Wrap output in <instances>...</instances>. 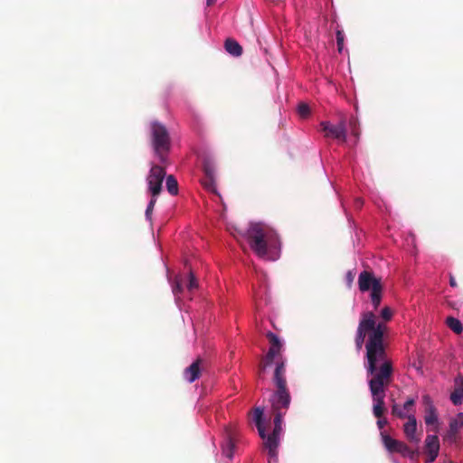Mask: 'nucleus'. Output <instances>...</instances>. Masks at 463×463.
<instances>
[{
	"label": "nucleus",
	"instance_id": "11",
	"mask_svg": "<svg viewBox=\"0 0 463 463\" xmlns=\"http://www.w3.org/2000/svg\"><path fill=\"white\" fill-rule=\"evenodd\" d=\"M417 397H409L406 402L403 403L402 407H400L398 404H393L392 411V413L395 414L400 419H408L410 413L413 412V406L416 402Z\"/></svg>",
	"mask_w": 463,
	"mask_h": 463
},
{
	"label": "nucleus",
	"instance_id": "27",
	"mask_svg": "<svg viewBox=\"0 0 463 463\" xmlns=\"http://www.w3.org/2000/svg\"><path fill=\"white\" fill-rule=\"evenodd\" d=\"M415 235L411 232H409L407 238L405 239L407 246L415 248Z\"/></svg>",
	"mask_w": 463,
	"mask_h": 463
},
{
	"label": "nucleus",
	"instance_id": "21",
	"mask_svg": "<svg viewBox=\"0 0 463 463\" xmlns=\"http://www.w3.org/2000/svg\"><path fill=\"white\" fill-rule=\"evenodd\" d=\"M181 291H182V283L180 282L179 279H176L175 285L172 286V292L175 296V303L178 306H179V302H180L179 294L181 293Z\"/></svg>",
	"mask_w": 463,
	"mask_h": 463
},
{
	"label": "nucleus",
	"instance_id": "1",
	"mask_svg": "<svg viewBox=\"0 0 463 463\" xmlns=\"http://www.w3.org/2000/svg\"><path fill=\"white\" fill-rule=\"evenodd\" d=\"M386 326L377 323L371 311L362 313L355 333L354 343L357 351L365 345L366 360L364 368L368 376V385L373 406V413L381 418L384 410L385 386L392 374V363L387 359L383 344Z\"/></svg>",
	"mask_w": 463,
	"mask_h": 463
},
{
	"label": "nucleus",
	"instance_id": "31",
	"mask_svg": "<svg viewBox=\"0 0 463 463\" xmlns=\"http://www.w3.org/2000/svg\"><path fill=\"white\" fill-rule=\"evenodd\" d=\"M376 423H377L378 428L380 430H382L387 424V420L385 419L378 418V420Z\"/></svg>",
	"mask_w": 463,
	"mask_h": 463
},
{
	"label": "nucleus",
	"instance_id": "32",
	"mask_svg": "<svg viewBox=\"0 0 463 463\" xmlns=\"http://www.w3.org/2000/svg\"><path fill=\"white\" fill-rule=\"evenodd\" d=\"M449 285L454 288L457 286V283H456V280H455V278L453 276L450 275V278H449Z\"/></svg>",
	"mask_w": 463,
	"mask_h": 463
},
{
	"label": "nucleus",
	"instance_id": "25",
	"mask_svg": "<svg viewBox=\"0 0 463 463\" xmlns=\"http://www.w3.org/2000/svg\"><path fill=\"white\" fill-rule=\"evenodd\" d=\"M198 287V283H197V280L194 275V273L191 271L189 273V278H188V284H187V288L189 290H193L194 288H196Z\"/></svg>",
	"mask_w": 463,
	"mask_h": 463
},
{
	"label": "nucleus",
	"instance_id": "3",
	"mask_svg": "<svg viewBox=\"0 0 463 463\" xmlns=\"http://www.w3.org/2000/svg\"><path fill=\"white\" fill-rule=\"evenodd\" d=\"M250 250L260 259L276 261L281 255V241L277 231L264 222H250L246 230L241 232Z\"/></svg>",
	"mask_w": 463,
	"mask_h": 463
},
{
	"label": "nucleus",
	"instance_id": "12",
	"mask_svg": "<svg viewBox=\"0 0 463 463\" xmlns=\"http://www.w3.org/2000/svg\"><path fill=\"white\" fill-rule=\"evenodd\" d=\"M403 431L407 439L415 443L418 444L420 442V438L417 437L416 431H417V419L415 417V414L413 412L410 413V416H408L407 422L403 425Z\"/></svg>",
	"mask_w": 463,
	"mask_h": 463
},
{
	"label": "nucleus",
	"instance_id": "6",
	"mask_svg": "<svg viewBox=\"0 0 463 463\" xmlns=\"http://www.w3.org/2000/svg\"><path fill=\"white\" fill-rule=\"evenodd\" d=\"M321 130L327 138L336 139L341 143H345L347 138V131L345 121L343 119L337 125H333L328 121L320 123Z\"/></svg>",
	"mask_w": 463,
	"mask_h": 463
},
{
	"label": "nucleus",
	"instance_id": "29",
	"mask_svg": "<svg viewBox=\"0 0 463 463\" xmlns=\"http://www.w3.org/2000/svg\"><path fill=\"white\" fill-rule=\"evenodd\" d=\"M155 204H147V207L145 212V216L147 222H151L152 221V213L154 209Z\"/></svg>",
	"mask_w": 463,
	"mask_h": 463
},
{
	"label": "nucleus",
	"instance_id": "4",
	"mask_svg": "<svg viewBox=\"0 0 463 463\" xmlns=\"http://www.w3.org/2000/svg\"><path fill=\"white\" fill-rule=\"evenodd\" d=\"M149 133L155 156L158 157L160 163L165 164L171 148V138L166 127L154 120L150 123Z\"/></svg>",
	"mask_w": 463,
	"mask_h": 463
},
{
	"label": "nucleus",
	"instance_id": "22",
	"mask_svg": "<svg viewBox=\"0 0 463 463\" xmlns=\"http://www.w3.org/2000/svg\"><path fill=\"white\" fill-rule=\"evenodd\" d=\"M298 112L301 118H306L310 114V109L307 104L300 103L298 107Z\"/></svg>",
	"mask_w": 463,
	"mask_h": 463
},
{
	"label": "nucleus",
	"instance_id": "28",
	"mask_svg": "<svg viewBox=\"0 0 463 463\" xmlns=\"http://www.w3.org/2000/svg\"><path fill=\"white\" fill-rule=\"evenodd\" d=\"M358 120L356 118H352L350 120V126L352 128V134L355 137L359 136V131L357 128Z\"/></svg>",
	"mask_w": 463,
	"mask_h": 463
},
{
	"label": "nucleus",
	"instance_id": "18",
	"mask_svg": "<svg viewBox=\"0 0 463 463\" xmlns=\"http://www.w3.org/2000/svg\"><path fill=\"white\" fill-rule=\"evenodd\" d=\"M447 326L456 334H460L463 331V326L459 319L449 317L446 319Z\"/></svg>",
	"mask_w": 463,
	"mask_h": 463
},
{
	"label": "nucleus",
	"instance_id": "24",
	"mask_svg": "<svg viewBox=\"0 0 463 463\" xmlns=\"http://www.w3.org/2000/svg\"><path fill=\"white\" fill-rule=\"evenodd\" d=\"M422 403L425 405V409L436 408L432 398L429 394H424L421 398Z\"/></svg>",
	"mask_w": 463,
	"mask_h": 463
},
{
	"label": "nucleus",
	"instance_id": "34",
	"mask_svg": "<svg viewBox=\"0 0 463 463\" xmlns=\"http://www.w3.org/2000/svg\"><path fill=\"white\" fill-rule=\"evenodd\" d=\"M215 3V0H207V5H213Z\"/></svg>",
	"mask_w": 463,
	"mask_h": 463
},
{
	"label": "nucleus",
	"instance_id": "5",
	"mask_svg": "<svg viewBox=\"0 0 463 463\" xmlns=\"http://www.w3.org/2000/svg\"><path fill=\"white\" fill-rule=\"evenodd\" d=\"M358 286L362 292L371 290L370 298L374 309L381 304L383 297V287L379 279H376L372 272L364 270L359 274Z\"/></svg>",
	"mask_w": 463,
	"mask_h": 463
},
{
	"label": "nucleus",
	"instance_id": "9",
	"mask_svg": "<svg viewBox=\"0 0 463 463\" xmlns=\"http://www.w3.org/2000/svg\"><path fill=\"white\" fill-rule=\"evenodd\" d=\"M381 436H382L383 443L389 452H391V453L398 452L405 457H410V458L413 457V452L403 442H401L397 439H392L390 435H388L384 431L381 432Z\"/></svg>",
	"mask_w": 463,
	"mask_h": 463
},
{
	"label": "nucleus",
	"instance_id": "20",
	"mask_svg": "<svg viewBox=\"0 0 463 463\" xmlns=\"http://www.w3.org/2000/svg\"><path fill=\"white\" fill-rule=\"evenodd\" d=\"M166 188L171 194H176L178 192V183L173 175L166 177Z\"/></svg>",
	"mask_w": 463,
	"mask_h": 463
},
{
	"label": "nucleus",
	"instance_id": "7",
	"mask_svg": "<svg viewBox=\"0 0 463 463\" xmlns=\"http://www.w3.org/2000/svg\"><path fill=\"white\" fill-rule=\"evenodd\" d=\"M203 169L205 174L204 179L202 181L203 186L210 193H213L217 197L221 195L217 193L215 187V165L210 158H204L203 162Z\"/></svg>",
	"mask_w": 463,
	"mask_h": 463
},
{
	"label": "nucleus",
	"instance_id": "30",
	"mask_svg": "<svg viewBox=\"0 0 463 463\" xmlns=\"http://www.w3.org/2000/svg\"><path fill=\"white\" fill-rule=\"evenodd\" d=\"M354 278V273L352 270L347 271L345 280L348 287H351Z\"/></svg>",
	"mask_w": 463,
	"mask_h": 463
},
{
	"label": "nucleus",
	"instance_id": "13",
	"mask_svg": "<svg viewBox=\"0 0 463 463\" xmlns=\"http://www.w3.org/2000/svg\"><path fill=\"white\" fill-rule=\"evenodd\" d=\"M454 391L450 393L449 399L454 405L458 406L463 402V376L461 374H458L454 378Z\"/></svg>",
	"mask_w": 463,
	"mask_h": 463
},
{
	"label": "nucleus",
	"instance_id": "2",
	"mask_svg": "<svg viewBox=\"0 0 463 463\" xmlns=\"http://www.w3.org/2000/svg\"><path fill=\"white\" fill-rule=\"evenodd\" d=\"M267 337L270 342V346L265 357L266 365H275L273 383L276 390L269 397L271 410L275 413L274 428L271 434L268 435L266 432L263 408L257 407L254 410L253 420L258 433L264 440L265 447L268 449L270 458L269 463H278V448L283 436V416L290 406L291 395L287 387L286 380L287 358L281 354L284 341L272 332H268Z\"/></svg>",
	"mask_w": 463,
	"mask_h": 463
},
{
	"label": "nucleus",
	"instance_id": "15",
	"mask_svg": "<svg viewBox=\"0 0 463 463\" xmlns=\"http://www.w3.org/2000/svg\"><path fill=\"white\" fill-rule=\"evenodd\" d=\"M224 48L228 53L234 57H239L242 54V47L234 39H226L224 43Z\"/></svg>",
	"mask_w": 463,
	"mask_h": 463
},
{
	"label": "nucleus",
	"instance_id": "17",
	"mask_svg": "<svg viewBox=\"0 0 463 463\" xmlns=\"http://www.w3.org/2000/svg\"><path fill=\"white\" fill-rule=\"evenodd\" d=\"M235 444L232 439L229 436L226 438L224 442L222 444V455L229 459H232L234 457Z\"/></svg>",
	"mask_w": 463,
	"mask_h": 463
},
{
	"label": "nucleus",
	"instance_id": "23",
	"mask_svg": "<svg viewBox=\"0 0 463 463\" xmlns=\"http://www.w3.org/2000/svg\"><path fill=\"white\" fill-rule=\"evenodd\" d=\"M345 34L341 30L336 31V43L338 52H341L344 48Z\"/></svg>",
	"mask_w": 463,
	"mask_h": 463
},
{
	"label": "nucleus",
	"instance_id": "33",
	"mask_svg": "<svg viewBox=\"0 0 463 463\" xmlns=\"http://www.w3.org/2000/svg\"><path fill=\"white\" fill-rule=\"evenodd\" d=\"M413 367H414L418 372L422 373V371H421V367H420V366H418V365L413 364Z\"/></svg>",
	"mask_w": 463,
	"mask_h": 463
},
{
	"label": "nucleus",
	"instance_id": "8",
	"mask_svg": "<svg viewBox=\"0 0 463 463\" xmlns=\"http://www.w3.org/2000/svg\"><path fill=\"white\" fill-rule=\"evenodd\" d=\"M165 175L163 166L152 165L147 176L148 189L153 196L159 194L162 189V183Z\"/></svg>",
	"mask_w": 463,
	"mask_h": 463
},
{
	"label": "nucleus",
	"instance_id": "16",
	"mask_svg": "<svg viewBox=\"0 0 463 463\" xmlns=\"http://www.w3.org/2000/svg\"><path fill=\"white\" fill-rule=\"evenodd\" d=\"M424 412H425L424 421L428 427L439 425V415H438V411H437L436 408L425 409Z\"/></svg>",
	"mask_w": 463,
	"mask_h": 463
},
{
	"label": "nucleus",
	"instance_id": "14",
	"mask_svg": "<svg viewBox=\"0 0 463 463\" xmlns=\"http://www.w3.org/2000/svg\"><path fill=\"white\" fill-rule=\"evenodd\" d=\"M200 373L199 361H195L190 366L185 368L184 377L188 383H192L199 378Z\"/></svg>",
	"mask_w": 463,
	"mask_h": 463
},
{
	"label": "nucleus",
	"instance_id": "10",
	"mask_svg": "<svg viewBox=\"0 0 463 463\" xmlns=\"http://www.w3.org/2000/svg\"><path fill=\"white\" fill-rule=\"evenodd\" d=\"M439 439L437 435H428L425 439V452L427 454L426 463H432L439 456Z\"/></svg>",
	"mask_w": 463,
	"mask_h": 463
},
{
	"label": "nucleus",
	"instance_id": "26",
	"mask_svg": "<svg viewBox=\"0 0 463 463\" xmlns=\"http://www.w3.org/2000/svg\"><path fill=\"white\" fill-rule=\"evenodd\" d=\"M381 317L384 321H389L392 317V311L390 307H385L381 311Z\"/></svg>",
	"mask_w": 463,
	"mask_h": 463
},
{
	"label": "nucleus",
	"instance_id": "19",
	"mask_svg": "<svg viewBox=\"0 0 463 463\" xmlns=\"http://www.w3.org/2000/svg\"><path fill=\"white\" fill-rule=\"evenodd\" d=\"M463 426V412H459L457 414L456 418L450 420L449 427V431L452 433H456L459 428Z\"/></svg>",
	"mask_w": 463,
	"mask_h": 463
}]
</instances>
